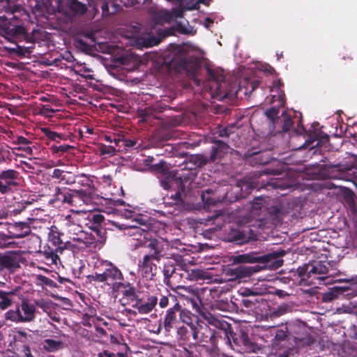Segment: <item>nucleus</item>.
Masks as SVG:
<instances>
[{"label":"nucleus","instance_id":"nucleus-49","mask_svg":"<svg viewBox=\"0 0 357 357\" xmlns=\"http://www.w3.org/2000/svg\"><path fill=\"white\" fill-rule=\"evenodd\" d=\"M284 121L283 130L288 131L292 126V120L289 117H285Z\"/></svg>","mask_w":357,"mask_h":357},{"label":"nucleus","instance_id":"nucleus-11","mask_svg":"<svg viewBox=\"0 0 357 357\" xmlns=\"http://www.w3.org/2000/svg\"><path fill=\"white\" fill-rule=\"evenodd\" d=\"M66 232L70 239V241H68L65 243L66 247H68L69 245L80 246L82 243L86 244V234L82 231V227L79 225L71 222L66 223Z\"/></svg>","mask_w":357,"mask_h":357},{"label":"nucleus","instance_id":"nucleus-18","mask_svg":"<svg viewBox=\"0 0 357 357\" xmlns=\"http://www.w3.org/2000/svg\"><path fill=\"white\" fill-rule=\"evenodd\" d=\"M251 229L238 228L232 229L229 233V241L236 242L237 243H244L248 241L252 237L250 234Z\"/></svg>","mask_w":357,"mask_h":357},{"label":"nucleus","instance_id":"nucleus-34","mask_svg":"<svg viewBox=\"0 0 357 357\" xmlns=\"http://www.w3.org/2000/svg\"><path fill=\"white\" fill-rule=\"evenodd\" d=\"M75 178L76 183L84 188V189H81L80 190L86 191L87 192L86 196L89 198V195L92 192L91 181L89 178L82 175L75 176Z\"/></svg>","mask_w":357,"mask_h":357},{"label":"nucleus","instance_id":"nucleus-47","mask_svg":"<svg viewBox=\"0 0 357 357\" xmlns=\"http://www.w3.org/2000/svg\"><path fill=\"white\" fill-rule=\"evenodd\" d=\"M287 337V333L282 329L278 330L275 338L278 341L284 340Z\"/></svg>","mask_w":357,"mask_h":357},{"label":"nucleus","instance_id":"nucleus-60","mask_svg":"<svg viewBox=\"0 0 357 357\" xmlns=\"http://www.w3.org/2000/svg\"><path fill=\"white\" fill-rule=\"evenodd\" d=\"M306 132L305 129L304 128V127L303 126H300L298 125V129L296 130V133L298 135H303L305 134Z\"/></svg>","mask_w":357,"mask_h":357},{"label":"nucleus","instance_id":"nucleus-20","mask_svg":"<svg viewBox=\"0 0 357 357\" xmlns=\"http://www.w3.org/2000/svg\"><path fill=\"white\" fill-rule=\"evenodd\" d=\"M63 250L61 247H57L56 249L51 248L50 246L44 248L42 252L44 260L47 265H57L60 262V258L57 254L58 252H61Z\"/></svg>","mask_w":357,"mask_h":357},{"label":"nucleus","instance_id":"nucleus-45","mask_svg":"<svg viewBox=\"0 0 357 357\" xmlns=\"http://www.w3.org/2000/svg\"><path fill=\"white\" fill-rule=\"evenodd\" d=\"M116 151V149L114 147L112 146H104L100 147V152L102 155L108 154V155H113Z\"/></svg>","mask_w":357,"mask_h":357},{"label":"nucleus","instance_id":"nucleus-27","mask_svg":"<svg viewBox=\"0 0 357 357\" xmlns=\"http://www.w3.org/2000/svg\"><path fill=\"white\" fill-rule=\"evenodd\" d=\"M189 276L193 280H208L210 281L213 279V274L208 270L195 268L192 269L190 272Z\"/></svg>","mask_w":357,"mask_h":357},{"label":"nucleus","instance_id":"nucleus-23","mask_svg":"<svg viewBox=\"0 0 357 357\" xmlns=\"http://www.w3.org/2000/svg\"><path fill=\"white\" fill-rule=\"evenodd\" d=\"M154 261L155 260L151 259L149 257L144 256L141 268L144 277L151 278L155 275L157 266Z\"/></svg>","mask_w":357,"mask_h":357},{"label":"nucleus","instance_id":"nucleus-1","mask_svg":"<svg viewBox=\"0 0 357 357\" xmlns=\"http://www.w3.org/2000/svg\"><path fill=\"white\" fill-rule=\"evenodd\" d=\"M209 2V0H181V7L173 9L172 12L163 9L151 8L150 14L155 24H168L172 29L163 30L153 28L150 32L137 36L135 45H158L164 38L173 33L172 29L183 34H194L195 30L183 17V10H195L199 8V3L208 6Z\"/></svg>","mask_w":357,"mask_h":357},{"label":"nucleus","instance_id":"nucleus-61","mask_svg":"<svg viewBox=\"0 0 357 357\" xmlns=\"http://www.w3.org/2000/svg\"><path fill=\"white\" fill-rule=\"evenodd\" d=\"M276 295H278L279 297L284 298L286 296H287L288 294L286 291H283V290H277L276 291Z\"/></svg>","mask_w":357,"mask_h":357},{"label":"nucleus","instance_id":"nucleus-16","mask_svg":"<svg viewBox=\"0 0 357 357\" xmlns=\"http://www.w3.org/2000/svg\"><path fill=\"white\" fill-rule=\"evenodd\" d=\"M86 10V7L84 4L81 3L77 0H69L66 7L63 10V13L68 18H73L75 16L83 15Z\"/></svg>","mask_w":357,"mask_h":357},{"label":"nucleus","instance_id":"nucleus-17","mask_svg":"<svg viewBox=\"0 0 357 357\" xmlns=\"http://www.w3.org/2000/svg\"><path fill=\"white\" fill-rule=\"evenodd\" d=\"M20 266L19 256L13 252H8L0 256V269L13 270Z\"/></svg>","mask_w":357,"mask_h":357},{"label":"nucleus","instance_id":"nucleus-14","mask_svg":"<svg viewBox=\"0 0 357 357\" xmlns=\"http://www.w3.org/2000/svg\"><path fill=\"white\" fill-rule=\"evenodd\" d=\"M132 307L137 310L139 314L150 312L158 303V298L155 296H149L146 300L139 298L138 296L132 299Z\"/></svg>","mask_w":357,"mask_h":357},{"label":"nucleus","instance_id":"nucleus-13","mask_svg":"<svg viewBox=\"0 0 357 357\" xmlns=\"http://www.w3.org/2000/svg\"><path fill=\"white\" fill-rule=\"evenodd\" d=\"M19 173L14 169H7L0 172V192L6 194L17 187Z\"/></svg>","mask_w":357,"mask_h":357},{"label":"nucleus","instance_id":"nucleus-21","mask_svg":"<svg viewBox=\"0 0 357 357\" xmlns=\"http://www.w3.org/2000/svg\"><path fill=\"white\" fill-rule=\"evenodd\" d=\"M31 232L30 227L26 222H15L12 227V231H10L11 236L15 238H21L26 236Z\"/></svg>","mask_w":357,"mask_h":357},{"label":"nucleus","instance_id":"nucleus-26","mask_svg":"<svg viewBox=\"0 0 357 357\" xmlns=\"http://www.w3.org/2000/svg\"><path fill=\"white\" fill-rule=\"evenodd\" d=\"M228 150L229 146L226 143L222 141L217 142L213 146L210 161L213 162L217 158H221Z\"/></svg>","mask_w":357,"mask_h":357},{"label":"nucleus","instance_id":"nucleus-24","mask_svg":"<svg viewBox=\"0 0 357 357\" xmlns=\"http://www.w3.org/2000/svg\"><path fill=\"white\" fill-rule=\"evenodd\" d=\"M6 49L13 56L26 58L29 57L32 52L33 46L6 47Z\"/></svg>","mask_w":357,"mask_h":357},{"label":"nucleus","instance_id":"nucleus-3","mask_svg":"<svg viewBox=\"0 0 357 357\" xmlns=\"http://www.w3.org/2000/svg\"><path fill=\"white\" fill-rule=\"evenodd\" d=\"M194 46H167L160 54L158 62L176 71L194 73L199 68L200 60L195 56Z\"/></svg>","mask_w":357,"mask_h":357},{"label":"nucleus","instance_id":"nucleus-33","mask_svg":"<svg viewBox=\"0 0 357 357\" xmlns=\"http://www.w3.org/2000/svg\"><path fill=\"white\" fill-rule=\"evenodd\" d=\"M113 291H121L125 296L128 297L132 302V299L138 296L135 293V290L132 286L129 283L124 282L123 280V285L119 290H113Z\"/></svg>","mask_w":357,"mask_h":357},{"label":"nucleus","instance_id":"nucleus-44","mask_svg":"<svg viewBox=\"0 0 357 357\" xmlns=\"http://www.w3.org/2000/svg\"><path fill=\"white\" fill-rule=\"evenodd\" d=\"M66 172L59 169H54L52 172V177L53 178L58 179L59 182H61L63 178V176Z\"/></svg>","mask_w":357,"mask_h":357},{"label":"nucleus","instance_id":"nucleus-59","mask_svg":"<svg viewBox=\"0 0 357 357\" xmlns=\"http://www.w3.org/2000/svg\"><path fill=\"white\" fill-rule=\"evenodd\" d=\"M116 60L119 61V62H121V63H125L127 62V57L126 56H116L114 58Z\"/></svg>","mask_w":357,"mask_h":357},{"label":"nucleus","instance_id":"nucleus-42","mask_svg":"<svg viewBox=\"0 0 357 357\" xmlns=\"http://www.w3.org/2000/svg\"><path fill=\"white\" fill-rule=\"evenodd\" d=\"M88 218L92 220L96 223H100L102 222L104 218L101 214L96 212H91L88 215Z\"/></svg>","mask_w":357,"mask_h":357},{"label":"nucleus","instance_id":"nucleus-55","mask_svg":"<svg viewBox=\"0 0 357 357\" xmlns=\"http://www.w3.org/2000/svg\"><path fill=\"white\" fill-rule=\"evenodd\" d=\"M244 185H245L246 188H248V189H252L255 187V183L254 181H252L251 183H249L248 184H245V181H242L238 183V185L241 188H243Z\"/></svg>","mask_w":357,"mask_h":357},{"label":"nucleus","instance_id":"nucleus-35","mask_svg":"<svg viewBox=\"0 0 357 357\" xmlns=\"http://www.w3.org/2000/svg\"><path fill=\"white\" fill-rule=\"evenodd\" d=\"M29 141L22 136L17 137L15 143L16 144L20 145L19 147L16 148L17 150H22L24 151L26 154H31L32 153V149L31 146H29Z\"/></svg>","mask_w":357,"mask_h":357},{"label":"nucleus","instance_id":"nucleus-50","mask_svg":"<svg viewBox=\"0 0 357 357\" xmlns=\"http://www.w3.org/2000/svg\"><path fill=\"white\" fill-rule=\"evenodd\" d=\"M240 340L241 341L242 344L245 346H248L250 343L248 335L245 333H241L240 336Z\"/></svg>","mask_w":357,"mask_h":357},{"label":"nucleus","instance_id":"nucleus-51","mask_svg":"<svg viewBox=\"0 0 357 357\" xmlns=\"http://www.w3.org/2000/svg\"><path fill=\"white\" fill-rule=\"evenodd\" d=\"M121 347V351L118 352L116 355L117 357H126L127 356V352L129 349L128 347L126 344H123Z\"/></svg>","mask_w":357,"mask_h":357},{"label":"nucleus","instance_id":"nucleus-5","mask_svg":"<svg viewBox=\"0 0 357 357\" xmlns=\"http://www.w3.org/2000/svg\"><path fill=\"white\" fill-rule=\"evenodd\" d=\"M0 34L13 43H39L44 41L47 36L45 32L38 30H33L30 34L27 33L23 26L14 25L2 17H0Z\"/></svg>","mask_w":357,"mask_h":357},{"label":"nucleus","instance_id":"nucleus-25","mask_svg":"<svg viewBox=\"0 0 357 357\" xmlns=\"http://www.w3.org/2000/svg\"><path fill=\"white\" fill-rule=\"evenodd\" d=\"M257 266L241 265L232 269L234 275L238 278H243L250 276L252 273L258 271Z\"/></svg>","mask_w":357,"mask_h":357},{"label":"nucleus","instance_id":"nucleus-7","mask_svg":"<svg viewBox=\"0 0 357 357\" xmlns=\"http://www.w3.org/2000/svg\"><path fill=\"white\" fill-rule=\"evenodd\" d=\"M256 68L263 72L267 75H273V80L271 85H269V91L271 93V97L268 98V101L271 103L277 102L278 107H282L284 105L285 100H284V93L281 90L280 87L282 86L281 81L278 79L276 76L274 75L275 70L273 67L269 66L267 63L258 62L256 63Z\"/></svg>","mask_w":357,"mask_h":357},{"label":"nucleus","instance_id":"nucleus-28","mask_svg":"<svg viewBox=\"0 0 357 357\" xmlns=\"http://www.w3.org/2000/svg\"><path fill=\"white\" fill-rule=\"evenodd\" d=\"M179 310V305L176 303L174 307L169 308L167 311V314L164 320V326L166 331H169L172 327L173 324L176 322V311Z\"/></svg>","mask_w":357,"mask_h":357},{"label":"nucleus","instance_id":"nucleus-10","mask_svg":"<svg viewBox=\"0 0 357 357\" xmlns=\"http://www.w3.org/2000/svg\"><path fill=\"white\" fill-rule=\"evenodd\" d=\"M328 268L326 265L318 262L314 265H306L299 267L297 270L298 275L301 281H307L310 279H317L320 281H324L328 278L326 276H317L318 275H325L328 273Z\"/></svg>","mask_w":357,"mask_h":357},{"label":"nucleus","instance_id":"nucleus-2","mask_svg":"<svg viewBox=\"0 0 357 357\" xmlns=\"http://www.w3.org/2000/svg\"><path fill=\"white\" fill-rule=\"evenodd\" d=\"M208 80L204 82L203 87L208 90L212 97H227L229 96L250 95L259 85V82H250L245 79L239 82L238 89L236 86H229L225 81L222 69L207 68Z\"/></svg>","mask_w":357,"mask_h":357},{"label":"nucleus","instance_id":"nucleus-30","mask_svg":"<svg viewBox=\"0 0 357 357\" xmlns=\"http://www.w3.org/2000/svg\"><path fill=\"white\" fill-rule=\"evenodd\" d=\"M179 295L183 297L197 312L202 314V303L198 293L195 296H189L182 292L179 293Z\"/></svg>","mask_w":357,"mask_h":357},{"label":"nucleus","instance_id":"nucleus-62","mask_svg":"<svg viewBox=\"0 0 357 357\" xmlns=\"http://www.w3.org/2000/svg\"><path fill=\"white\" fill-rule=\"evenodd\" d=\"M317 138H320V141L324 142L328 139V135L323 133L317 134Z\"/></svg>","mask_w":357,"mask_h":357},{"label":"nucleus","instance_id":"nucleus-53","mask_svg":"<svg viewBox=\"0 0 357 357\" xmlns=\"http://www.w3.org/2000/svg\"><path fill=\"white\" fill-rule=\"evenodd\" d=\"M169 303V298L167 296H163L159 301V305L162 308H165L167 306Z\"/></svg>","mask_w":357,"mask_h":357},{"label":"nucleus","instance_id":"nucleus-6","mask_svg":"<svg viewBox=\"0 0 357 357\" xmlns=\"http://www.w3.org/2000/svg\"><path fill=\"white\" fill-rule=\"evenodd\" d=\"M91 280L104 282L113 290H119L123 285V276L121 271L112 263L107 261L101 263V268L90 276Z\"/></svg>","mask_w":357,"mask_h":357},{"label":"nucleus","instance_id":"nucleus-31","mask_svg":"<svg viewBox=\"0 0 357 357\" xmlns=\"http://www.w3.org/2000/svg\"><path fill=\"white\" fill-rule=\"evenodd\" d=\"M56 340L45 339L43 342V349L49 352H54L60 349L62 347L63 342L59 338V336H55Z\"/></svg>","mask_w":357,"mask_h":357},{"label":"nucleus","instance_id":"nucleus-4","mask_svg":"<svg viewBox=\"0 0 357 357\" xmlns=\"http://www.w3.org/2000/svg\"><path fill=\"white\" fill-rule=\"evenodd\" d=\"M123 215L127 219H133L132 222L135 224L133 225H119L113 222L114 225L120 229H126L127 234L131 238L129 240V243L131 247L136 249L139 247H145L151 240L150 238L149 232L145 229L139 227L138 225L145 226L147 222L146 216L142 215H135L134 212L130 210H126Z\"/></svg>","mask_w":357,"mask_h":357},{"label":"nucleus","instance_id":"nucleus-54","mask_svg":"<svg viewBox=\"0 0 357 357\" xmlns=\"http://www.w3.org/2000/svg\"><path fill=\"white\" fill-rule=\"evenodd\" d=\"M37 280H38V281H39L43 284H49L51 282H52L50 279H49L47 277L43 276L42 275H37Z\"/></svg>","mask_w":357,"mask_h":357},{"label":"nucleus","instance_id":"nucleus-43","mask_svg":"<svg viewBox=\"0 0 357 357\" xmlns=\"http://www.w3.org/2000/svg\"><path fill=\"white\" fill-rule=\"evenodd\" d=\"M63 178L65 179H62L61 182H63L65 184L71 185L73 183H76L75 176L70 173L66 172L63 176Z\"/></svg>","mask_w":357,"mask_h":357},{"label":"nucleus","instance_id":"nucleus-46","mask_svg":"<svg viewBox=\"0 0 357 357\" xmlns=\"http://www.w3.org/2000/svg\"><path fill=\"white\" fill-rule=\"evenodd\" d=\"M71 148V146L70 145H60V146H52V149L54 151V153H64L67 152Z\"/></svg>","mask_w":357,"mask_h":357},{"label":"nucleus","instance_id":"nucleus-9","mask_svg":"<svg viewBox=\"0 0 357 357\" xmlns=\"http://www.w3.org/2000/svg\"><path fill=\"white\" fill-rule=\"evenodd\" d=\"M86 192L84 190H73L59 188L55 189V196L58 201L66 203L72 206H75L79 202L82 201L85 204H88L89 198L86 196Z\"/></svg>","mask_w":357,"mask_h":357},{"label":"nucleus","instance_id":"nucleus-12","mask_svg":"<svg viewBox=\"0 0 357 357\" xmlns=\"http://www.w3.org/2000/svg\"><path fill=\"white\" fill-rule=\"evenodd\" d=\"M263 206V202L260 197L255 198L254 201L250 203V206L248 208V210L250 211V215L248 217H243L242 219L239 220L238 222L240 225H248V227L251 226H261V222L259 220H255V222L254 219L260 216L261 208Z\"/></svg>","mask_w":357,"mask_h":357},{"label":"nucleus","instance_id":"nucleus-36","mask_svg":"<svg viewBox=\"0 0 357 357\" xmlns=\"http://www.w3.org/2000/svg\"><path fill=\"white\" fill-rule=\"evenodd\" d=\"M5 319L15 322H22V313L19 308L15 310H9L5 314Z\"/></svg>","mask_w":357,"mask_h":357},{"label":"nucleus","instance_id":"nucleus-58","mask_svg":"<svg viewBox=\"0 0 357 357\" xmlns=\"http://www.w3.org/2000/svg\"><path fill=\"white\" fill-rule=\"evenodd\" d=\"M136 144V142L132 139H126L124 141V145L127 147H132Z\"/></svg>","mask_w":357,"mask_h":357},{"label":"nucleus","instance_id":"nucleus-52","mask_svg":"<svg viewBox=\"0 0 357 357\" xmlns=\"http://www.w3.org/2000/svg\"><path fill=\"white\" fill-rule=\"evenodd\" d=\"M50 241L54 245H58V247H60L59 245L61 244V240L60 238L54 234H52V236H50Z\"/></svg>","mask_w":357,"mask_h":357},{"label":"nucleus","instance_id":"nucleus-56","mask_svg":"<svg viewBox=\"0 0 357 357\" xmlns=\"http://www.w3.org/2000/svg\"><path fill=\"white\" fill-rule=\"evenodd\" d=\"M23 353L25 357H34L31 352V349L29 346H23Z\"/></svg>","mask_w":357,"mask_h":357},{"label":"nucleus","instance_id":"nucleus-19","mask_svg":"<svg viewBox=\"0 0 357 357\" xmlns=\"http://www.w3.org/2000/svg\"><path fill=\"white\" fill-rule=\"evenodd\" d=\"M207 162V159L202 155H191L183 162L182 164L183 167L181 169H195L197 167L206 165Z\"/></svg>","mask_w":357,"mask_h":357},{"label":"nucleus","instance_id":"nucleus-37","mask_svg":"<svg viewBox=\"0 0 357 357\" xmlns=\"http://www.w3.org/2000/svg\"><path fill=\"white\" fill-rule=\"evenodd\" d=\"M101 8H102L103 14L107 15H110V14H113V13H116L117 10V8H119V6L112 1L104 2V3H102Z\"/></svg>","mask_w":357,"mask_h":357},{"label":"nucleus","instance_id":"nucleus-48","mask_svg":"<svg viewBox=\"0 0 357 357\" xmlns=\"http://www.w3.org/2000/svg\"><path fill=\"white\" fill-rule=\"evenodd\" d=\"M116 47V46H109V45L98 46V47L100 49V50L103 53H107V54H112L114 52Z\"/></svg>","mask_w":357,"mask_h":357},{"label":"nucleus","instance_id":"nucleus-41","mask_svg":"<svg viewBox=\"0 0 357 357\" xmlns=\"http://www.w3.org/2000/svg\"><path fill=\"white\" fill-rule=\"evenodd\" d=\"M279 107L277 105L271 107V109H269L268 110L266 111V115L268 116V118L272 119V120H274L276 116H278V114L279 113Z\"/></svg>","mask_w":357,"mask_h":357},{"label":"nucleus","instance_id":"nucleus-22","mask_svg":"<svg viewBox=\"0 0 357 357\" xmlns=\"http://www.w3.org/2000/svg\"><path fill=\"white\" fill-rule=\"evenodd\" d=\"M191 331H192L193 339L197 342H207L208 335H206L209 332L207 326H202L199 324H189Z\"/></svg>","mask_w":357,"mask_h":357},{"label":"nucleus","instance_id":"nucleus-8","mask_svg":"<svg viewBox=\"0 0 357 357\" xmlns=\"http://www.w3.org/2000/svg\"><path fill=\"white\" fill-rule=\"evenodd\" d=\"M285 252L282 250L280 252H273L266 255L257 257L254 254H243L235 257L234 262L236 263H255L258 261L262 262H272V267L273 268H278L282 266L283 261L279 257L284 256Z\"/></svg>","mask_w":357,"mask_h":357},{"label":"nucleus","instance_id":"nucleus-63","mask_svg":"<svg viewBox=\"0 0 357 357\" xmlns=\"http://www.w3.org/2000/svg\"><path fill=\"white\" fill-rule=\"evenodd\" d=\"M212 23H213V21L211 19L206 18L205 20V21H204V24L205 27L209 28L210 24H212Z\"/></svg>","mask_w":357,"mask_h":357},{"label":"nucleus","instance_id":"nucleus-38","mask_svg":"<svg viewBox=\"0 0 357 357\" xmlns=\"http://www.w3.org/2000/svg\"><path fill=\"white\" fill-rule=\"evenodd\" d=\"M43 132L49 139L59 142L63 139V135L60 133L50 130L49 128H44L42 129Z\"/></svg>","mask_w":357,"mask_h":357},{"label":"nucleus","instance_id":"nucleus-32","mask_svg":"<svg viewBox=\"0 0 357 357\" xmlns=\"http://www.w3.org/2000/svg\"><path fill=\"white\" fill-rule=\"evenodd\" d=\"M15 292L11 291H5L0 290V309L6 310L9 307L13 302Z\"/></svg>","mask_w":357,"mask_h":357},{"label":"nucleus","instance_id":"nucleus-29","mask_svg":"<svg viewBox=\"0 0 357 357\" xmlns=\"http://www.w3.org/2000/svg\"><path fill=\"white\" fill-rule=\"evenodd\" d=\"M23 314H22V322L30 321L33 319L35 314V307L33 305L23 301L21 305Z\"/></svg>","mask_w":357,"mask_h":357},{"label":"nucleus","instance_id":"nucleus-39","mask_svg":"<svg viewBox=\"0 0 357 357\" xmlns=\"http://www.w3.org/2000/svg\"><path fill=\"white\" fill-rule=\"evenodd\" d=\"M178 294L182 292L183 294H185V295H188L189 296H195L198 293L197 291L190 286H178L177 287Z\"/></svg>","mask_w":357,"mask_h":357},{"label":"nucleus","instance_id":"nucleus-57","mask_svg":"<svg viewBox=\"0 0 357 357\" xmlns=\"http://www.w3.org/2000/svg\"><path fill=\"white\" fill-rule=\"evenodd\" d=\"M114 354L110 353L107 351H104L98 354V357H114Z\"/></svg>","mask_w":357,"mask_h":357},{"label":"nucleus","instance_id":"nucleus-40","mask_svg":"<svg viewBox=\"0 0 357 357\" xmlns=\"http://www.w3.org/2000/svg\"><path fill=\"white\" fill-rule=\"evenodd\" d=\"M291 307L288 304L283 303L279 305L273 312L276 316H282L286 313L291 312Z\"/></svg>","mask_w":357,"mask_h":357},{"label":"nucleus","instance_id":"nucleus-64","mask_svg":"<svg viewBox=\"0 0 357 357\" xmlns=\"http://www.w3.org/2000/svg\"><path fill=\"white\" fill-rule=\"evenodd\" d=\"M50 318L52 320H53L56 322H59V318L56 316H50Z\"/></svg>","mask_w":357,"mask_h":357},{"label":"nucleus","instance_id":"nucleus-15","mask_svg":"<svg viewBox=\"0 0 357 357\" xmlns=\"http://www.w3.org/2000/svg\"><path fill=\"white\" fill-rule=\"evenodd\" d=\"M163 241L157 239H152L144 248H149L150 250L149 253L146 254V256L149 257L151 259L155 261H159L161 258L165 255V247L167 246Z\"/></svg>","mask_w":357,"mask_h":357}]
</instances>
